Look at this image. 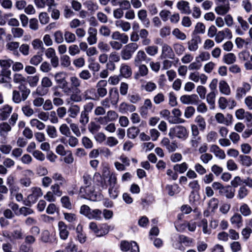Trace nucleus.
<instances>
[{
  "instance_id": "21",
  "label": "nucleus",
  "mask_w": 252,
  "mask_h": 252,
  "mask_svg": "<svg viewBox=\"0 0 252 252\" xmlns=\"http://www.w3.org/2000/svg\"><path fill=\"white\" fill-rule=\"evenodd\" d=\"M231 223L236 228H239L243 226V218L240 214L235 213L230 218Z\"/></svg>"
},
{
  "instance_id": "25",
  "label": "nucleus",
  "mask_w": 252,
  "mask_h": 252,
  "mask_svg": "<svg viewBox=\"0 0 252 252\" xmlns=\"http://www.w3.org/2000/svg\"><path fill=\"white\" fill-rule=\"evenodd\" d=\"M220 92L223 94L229 95L231 94V89L228 83L224 80H220L219 83Z\"/></svg>"
},
{
  "instance_id": "14",
  "label": "nucleus",
  "mask_w": 252,
  "mask_h": 252,
  "mask_svg": "<svg viewBox=\"0 0 252 252\" xmlns=\"http://www.w3.org/2000/svg\"><path fill=\"white\" fill-rule=\"evenodd\" d=\"M89 36L87 37V41L90 45H93L96 43L97 41V30L94 28L90 27L88 29Z\"/></svg>"
},
{
  "instance_id": "1",
  "label": "nucleus",
  "mask_w": 252,
  "mask_h": 252,
  "mask_svg": "<svg viewBox=\"0 0 252 252\" xmlns=\"http://www.w3.org/2000/svg\"><path fill=\"white\" fill-rule=\"evenodd\" d=\"M139 46L136 43H129L125 45L121 51V56L123 60H130Z\"/></svg>"
},
{
  "instance_id": "27",
  "label": "nucleus",
  "mask_w": 252,
  "mask_h": 252,
  "mask_svg": "<svg viewBox=\"0 0 252 252\" xmlns=\"http://www.w3.org/2000/svg\"><path fill=\"white\" fill-rule=\"evenodd\" d=\"M69 81L71 89H73L74 91H76V93H81L79 87L81 86V81L75 76H71Z\"/></svg>"
},
{
  "instance_id": "35",
  "label": "nucleus",
  "mask_w": 252,
  "mask_h": 252,
  "mask_svg": "<svg viewBox=\"0 0 252 252\" xmlns=\"http://www.w3.org/2000/svg\"><path fill=\"white\" fill-rule=\"evenodd\" d=\"M149 70L145 64L139 65L138 72L134 75V78L136 80L139 79L141 77H144L148 75Z\"/></svg>"
},
{
  "instance_id": "50",
  "label": "nucleus",
  "mask_w": 252,
  "mask_h": 252,
  "mask_svg": "<svg viewBox=\"0 0 252 252\" xmlns=\"http://www.w3.org/2000/svg\"><path fill=\"white\" fill-rule=\"evenodd\" d=\"M30 124L32 127H35L39 130H42L45 128V125L37 119H32L30 121Z\"/></svg>"
},
{
  "instance_id": "22",
  "label": "nucleus",
  "mask_w": 252,
  "mask_h": 252,
  "mask_svg": "<svg viewBox=\"0 0 252 252\" xmlns=\"http://www.w3.org/2000/svg\"><path fill=\"white\" fill-rule=\"evenodd\" d=\"M210 151L219 159H223L225 158L226 156L224 151L216 145H212L210 147Z\"/></svg>"
},
{
  "instance_id": "5",
  "label": "nucleus",
  "mask_w": 252,
  "mask_h": 252,
  "mask_svg": "<svg viewBox=\"0 0 252 252\" xmlns=\"http://www.w3.org/2000/svg\"><path fill=\"white\" fill-rule=\"evenodd\" d=\"M251 89V86L249 83L243 82L242 85L236 89L235 94L236 98L238 100H241Z\"/></svg>"
},
{
  "instance_id": "13",
  "label": "nucleus",
  "mask_w": 252,
  "mask_h": 252,
  "mask_svg": "<svg viewBox=\"0 0 252 252\" xmlns=\"http://www.w3.org/2000/svg\"><path fill=\"white\" fill-rule=\"evenodd\" d=\"M201 42V38L199 36H194L189 40L188 43V47L189 51L195 52L198 49V44Z\"/></svg>"
},
{
  "instance_id": "4",
  "label": "nucleus",
  "mask_w": 252,
  "mask_h": 252,
  "mask_svg": "<svg viewBox=\"0 0 252 252\" xmlns=\"http://www.w3.org/2000/svg\"><path fill=\"white\" fill-rule=\"evenodd\" d=\"M178 243L174 245V247L180 251H184V246L186 247L191 246L193 243V240L191 238L185 235H180L178 237Z\"/></svg>"
},
{
  "instance_id": "49",
  "label": "nucleus",
  "mask_w": 252,
  "mask_h": 252,
  "mask_svg": "<svg viewBox=\"0 0 252 252\" xmlns=\"http://www.w3.org/2000/svg\"><path fill=\"white\" fill-rule=\"evenodd\" d=\"M55 80L58 84H67L63 72H59L54 75Z\"/></svg>"
},
{
  "instance_id": "6",
  "label": "nucleus",
  "mask_w": 252,
  "mask_h": 252,
  "mask_svg": "<svg viewBox=\"0 0 252 252\" xmlns=\"http://www.w3.org/2000/svg\"><path fill=\"white\" fill-rule=\"evenodd\" d=\"M189 78L194 82L197 83L199 80L201 84H205L208 80V77L204 73H199V72L194 71L190 72Z\"/></svg>"
},
{
  "instance_id": "28",
  "label": "nucleus",
  "mask_w": 252,
  "mask_h": 252,
  "mask_svg": "<svg viewBox=\"0 0 252 252\" xmlns=\"http://www.w3.org/2000/svg\"><path fill=\"white\" fill-rule=\"evenodd\" d=\"M120 75L126 78L130 77L132 75V70L129 65L126 63L121 65L120 68Z\"/></svg>"
},
{
  "instance_id": "30",
  "label": "nucleus",
  "mask_w": 252,
  "mask_h": 252,
  "mask_svg": "<svg viewBox=\"0 0 252 252\" xmlns=\"http://www.w3.org/2000/svg\"><path fill=\"white\" fill-rule=\"evenodd\" d=\"M219 193L220 195L225 196L227 198L231 199L234 196L235 190L230 186L223 187L222 189L219 191Z\"/></svg>"
},
{
  "instance_id": "40",
  "label": "nucleus",
  "mask_w": 252,
  "mask_h": 252,
  "mask_svg": "<svg viewBox=\"0 0 252 252\" xmlns=\"http://www.w3.org/2000/svg\"><path fill=\"white\" fill-rule=\"evenodd\" d=\"M101 211L98 209H91L88 218L90 220H99L101 219Z\"/></svg>"
},
{
  "instance_id": "19",
  "label": "nucleus",
  "mask_w": 252,
  "mask_h": 252,
  "mask_svg": "<svg viewBox=\"0 0 252 252\" xmlns=\"http://www.w3.org/2000/svg\"><path fill=\"white\" fill-rule=\"evenodd\" d=\"M177 7L182 13L189 14L191 13L189 4L188 1L185 0L179 1L177 4Z\"/></svg>"
},
{
  "instance_id": "51",
  "label": "nucleus",
  "mask_w": 252,
  "mask_h": 252,
  "mask_svg": "<svg viewBox=\"0 0 252 252\" xmlns=\"http://www.w3.org/2000/svg\"><path fill=\"white\" fill-rule=\"evenodd\" d=\"M11 127L10 125L6 122H3L0 124V135L5 136L7 133L11 131Z\"/></svg>"
},
{
  "instance_id": "46",
  "label": "nucleus",
  "mask_w": 252,
  "mask_h": 252,
  "mask_svg": "<svg viewBox=\"0 0 252 252\" xmlns=\"http://www.w3.org/2000/svg\"><path fill=\"white\" fill-rule=\"evenodd\" d=\"M249 192V190L245 186H242L238 190L237 197L239 199H243L248 195Z\"/></svg>"
},
{
  "instance_id": "45",
  "label": "nucleus",
  "mask_w": 252,
  "mask_h": 252,
  "mask_svg": "<svg viewBox=\"0 0 252 252\" xmlns=\"http://www.w3.org/2000/svg\"><path fill=\"white\" fill-rule=\"evenodd\" d=\"M172 113L176 118L174 121L171 123L173 124H180L185 122V120L183 119L180 118V117L182 115L181 111L178 108H174L172 111Z\"/></svg>"
},
{
  "instance_id": "7",
  "label": "nucleus",
  "mask_w": 252,
  "mask_h": 252,
  "mask_svg": "<svg viewBox=\"0 0 252 252\" xmlns=\"http://www.w3.org/2000/svg\"><path fill=\"white\" fill-rule=\"evenodd\" d=\"M216 121L220 124H223L226 126H229L232 124L233 119L232 115L227 114L226 117L221 113H217L215 116Z\"/></svg>"
},
{
  "instance_id": "63",
  "label": "nucleus",
  "mask_w": 252,
  "mask_h": 252,
  "mask_svg": "<svg viewBox=\"0 0 252 252\" xmlns=\"http://www.w3.org/2000/svg\"><path fill=\"white\" fill-rule=\"evenodd\" d=\"M48 92L47 88L41 85L37 87L35 91L32 93V95L37 94L38 96H42L45 95Z\"/></svg>"
},
{
  "instance_id": "18",
  "label": "nucleus",
  "mask_w": 252,
  "mask_h": 252,
  "mask_svg": "<svg viewBox=\"0 0 252 252\" xmlns=\"http://www.w3.org/2000/svg\"><path fill=\"white\" fill-rule=\"evenodd\" d=\"M153 107V104L151 100L147 98L144 100V104L140 109V113L142 117L147 116L149 110H151Z\"/></svg>"
},
{
  "instance_id": "56",
  "label": "nucleus",
  "mask_w": 252,
  "mask_h": 252,
  "mask_svg": "<svg viewBox=\"0 0 252 252\" xmlns=\"http://www.w3.org/2000/svg\"><path fill=\"white\" fill-rule=\"evenodd\" d=\"M64 37L65 42L68 43H73L76 40L75 34L68 31H65Z\"/></svg>"
},
{
  "instance_id": "52",
  "label": "nucleus",
  "mask_w": 252,
  "mask_h": 252,
  "mask_svg": "<svg viewBox=\"0 0 252 252\" xmlns=\"http://www.w3.org/2000/svg\"><path fill=\"white\" fill-rule=\"evenodd\" d=\"M12 99L13 102L16 104H19L22 101H24L21 97L20 92L17 90H14L12 93Z\"/></svg>"
},
{
  "instance_id": "16",
  "label": "nucleus",
  "mask_w": 252,
  "mask_h": 252,
  "mask_svg": "<svg viewBox=\"0 0 252 252\" xmlns=\"http://www.w3.org/2000/svg\"><path fill=\"white\" fill-rule=\"evenodd\" d=\"M230 9V4L228 1L223 4H219L215 8V11L220 15H224Z\"/></svg>"
},
{
  "instance_id": "11",
  "label": "nucleus",
  "mask_w": 252,
  "mask_h": 252,
  "mask_svg": "<svg viewBox=\"0 0 252 252\" xmlns=\"http://www.w3.org/2000/svg\"><path fill=\"white\" fill-rule=\"evenodd\" d=\"M58 226L61 239L63 240L67 239L69 235L67 225L63 221H60L58 222Z\"/></svg>"
},
{
  "instance_id": "2",
  "label": "nucleus",
  "mask_w": 252,
  "mask_h": 252,
  "mask_svg": "<svg viewBox=\"0 0 252 252\" xmlns=\"http://www.w3.org/2000/svg\"><path fill=\"white\" fill-rule=\"evenodd\" d=\"M168 135L170 137L175 135L177 138L185 140L188 137L189 133L185 126L179 125L170 128Z\"/></svg>"
},
{
  "instance_id": "58",
  "label": "nucleus",
  "mask_w": 252,
  "mask_h": 252,
  "mask_svg": "<svg viewBox=\"0 0 252 252\" xmlns=\"http://www.w3.org/2000/svg\"><path fill=\"white\" fill-rule=\"evenodd\" d=\"M52 178L55 181H58L60 185L63 186L66 183V181L63 175L59 173H55L52 176Z\"/></svg>"
},
{
  "instance_id": "33",
  "label": "nucleus",
  "mask_w": 252,
  "mask_h": 252,
  "mask_svg": "<svg viewBox=\"0 0 252 252\" xmlns=\"http://www.w3.org/2000/svg\"><path fill=\"white\" fill-rule=\"evenodd\" d=\"M31 190L32 193L28 196L29 200L32 199V198H34V200L35 201L43 195L42 190L40 188L33 187L31 188Z\"/></svg>"
},
{
  "instance_id": "38",
  "label": "nucleus",
  "mask_w": 252,
  "mask_h": 252,
  "mask_svg": "<svg viewBox=\"0 0 252 252\" xmlns=\"http://www.w3.org/2000/svg\"><path fill=\"white\" fill-rule=\"evenodd\" d=\"M222 61L227 64H233L236 61V57L234 54L229 53L223 56Z\"/></svg>"
},
{
  "instance_id": "44",
  "label": "nucleus",
  "mask_w": 252,
  "mask_h": 252,
  "mask_svg": "<svg viewBox=\"0 0 252 252\" xmlns=\"http://www.w3.org/2000/svg\"><path fill=\"white\" fill-rule=\"evenodd\" d=\"M195 123L197 124V126L199 127V129L203 131L206 127V123L204 118L201 115L197 116L194 120Z\"/></svg>"
},
{
  "instance_id": "61",
  "label": "nucleus",
  "mask_w": 252,
  "mask_h": 252,
  "mask_svg": "<svg viewBox=\"0 0 252 252\" xmlns=\"http://www.w3.org/2000/svg\"><path fill=\"white\" fill-rule=\"evenodd\" d=\"M100 129V125L94 122H91L88 125V130L92 134H96Z\"/></svg>"
},
{
  "instance_id": "64",
  "label": "nucleus",
  "mask_w": 252,
  "mask_h": 252,
  "mask_svg": "<svg viewBox=\"0 0 252 252\" xmlns=\"http://www.w3.org/2000/svg\"><path fill=\"white\" fill-rule=\"evenodd\" d=\"M46 132L49 137L51 138H55L58 136L57 129L53 126H47Z\"/></svg>"
},
{
  "instance_id": "24",
  "label": "nucleus",
  "mask_w": 252,
  "mask_h": 252,
  "mask_svg": "<svg viewBox=\"0 0 252 252\" xmlns=\"http://www.w3.org/2000/svg\"><path fill=\"white\" fill-rule=\"evenodd\" d=\"M115 24L117 28L121 29L124 32H128L131 28V24L129 22L122 20L116 21Z\"/></svg>"
},
{
  "instance_id": "15",
  "label": "nucleus",
  "mask_w": 252,
  "mask_h": 252,
  "mask_svg": "<svg viewBox=\"0 0 252 252\" xmlns=\"http://www.w3.org/2000/svg\"><path fill=\"white\" fill-rule=\"evenodd\" d=\"M136 110V107L132 104L125 102L121 103L119 107V111L122 114L132 113Z\"/></svg>"
},
{
  "instance_id": "9",
  "label": "nucleus",
  "mask_w": 252,
  "mask_h": 252,
  "mask_svg": "<svg viewBox=\"0 0 252 252\" xmlns=\"http://www.w3.org/2000/svg\"><path fill=\"white\" fill-rule=\"evenodd\" d=\"M80 193L85 198L94 199V189L93 186H82L80 189Z\"/></svg>"
},
{
  "instance_id": "57",
  "label": "nucleus",
  "mask_w": 252,
  "mask_h": 252,
  "mask_svg": "<svg viewBox=\"0 0 252 252\" xmlns=\"http://www.w3.org/2000/svg\"><path fill=\"white\" fill-rule=\"evenodd\" d=\"M43 61L42 55L36 54L32 57L30 60V63L32 65L37 66Z\"/></svg>"
},
{
  "instance_id": "17",
  "label": "nucleus",
  "mask_w": 252,
  "mask_h": 252,
  "mask_svg": "<svg viewBox=\"0 0 252 252\" xmlns=\"http://www.w3.org/2000/svg\"><path fill=\"white\" fill-rule=\"evenodd\" d=\"M139 38L141 39L140 43L144 46H147L151 43V39L148 38L149 32L144 29H141L138 32Z\"/></svg>"
},
{
  "instance_id": "48",
  "label": "nucleus",
  "mask_w": 252,
  "mask_h": 252,
  "mask_svg": "<svg viewBox=\"0 0 252 252\" xmlns=\"http://www.w3.org/2000/svg\"><path fill=\"white\" fill-rule=\"evenodd\" d=\"M6 184L10 188L11 193H13L14 191L18 190L19 188L14 185V178L13 176L9 175L7 177Z\"/></svg>"
},
{
  "instance_id": "26",
  "label": "nucleus",
  "mask_w": 252,
  "mask_h": 252,
  "mask_svg": "<svg viewBox=\"0 0 252 252\" xmlns=\"http://www.w3.org/2000/svg\"><path fill=\"white\" fill-rule=\"evenodd\" d=\"M0 121L6 120L10 115L12 110V107L8 105L3 106L0 109Z\"/></svg>"
},
{
  "instance_id": "53",
  "label": "nucleus",
  "mask_w": 252,
  "mask_h": 252,
  "mask_svg": "<svg viewBox=\"0 0 252 252\" xmlns=\"http://www.w3.org/2000/svg\"><path fill=\"white\" fill-rule=\"evenodd\" d=\"M11 32L13 37L15 38H20L22 37L24 33V30L18 27L12 28Z\"/></svg>"
},
{
  "instance_id": "12",
  "label": "nucleus",
  "mask_w": 252,
  "mask_h": 252,
  "mask_svg": "<svg viewBox=\"0 0 252 252\" xmlns=\"http://www.w3.org/2000/svg\"><path fill=\"white\" fill-rule=\"evenodd\" d=\"M107 85V82L104 80H100L97 83V93L99 97H103L106 95L107 91L105 87Z\"/></svg>"
},
{
  "instance_id": "20",
  "label": "nucleus",
  "mask_w": 252,
  "mask_h": 252,
  "mask_svg": "<svg viewBox=\"0 0 252 252\" xmlns=\"http://www.w3.org/2000/svg\"><path fill=\"white\" fill-rule=\"evenodd\" d=\"M162 146L166 147L169 152L175 151L178 148L177 143L175 142H170L168 138L164 137L161 141Z\"/></svg>"
},
{
  "instance_id": "41",
  "label": "nucleus",
  "mask_w": 252,
  "mask_h": 252,
  "mask_svg": "<svg viewBox=\"0 0 252 252\" xmlns=\"http://www.w3.org/2000/svg\"><path fill=\"white\" fill-rule=\"evenodd\" d=\"M11 73L10 70L2 69L0 73V83L2 84L7 80H11Z\"/></svg>"
},
{
  "instance_id": "59",
  "label": "nucleus",
  "mask_w": 252,
  "mask_h": 252,
  "mask_svg": "<svg viewBox=\"0 0 252 252\" xmlns=\"http://www.w3.org/2000/svg\"><path fill=\"white\" fill-rule=\"evenodd\" d=\"M210 57V54L209 52L207 51H201L199 53V55L195 57V60H198L201 63V62L209 60Z\"/></svg>"
},
{
  "instance_id": "47",
  "label": "nucleus",
  "mask_w": 252,
  "mask_h": 252,
  "mask_svg": "<svg viewBox=\"0 0 252 252\" xmlns=\"http://www.w3.org/2000/svg\"><path fill=\"white\" fill-rule=\"evenodd\" d=\"M240 214L244 217L250 216L252 214V211L249 205L246 203H243L240 207Z\"/></svg>"
},
{
  "instance_id": "37",
  "label": "nucleus",
  "mask_w": 252,
  "mask_h": 252,
  "mask_svg": "<svg viewBox=\"0 0 252 252\" xmlns=\"http://www.w3.org/2000/svg\"><path fill=\"white\" fill-rule=\"evenodd\" d=\"M198 226L202 228V232L204 234L209 235L211 233V229L208 227V221L206 219H202Z\"/></svg>"
},
{
  "instance_id": "32",
  "label": "nucleus",
  "mask_w": 252,
  "mask_h": 252,
  "mask_svg": "<svg viewBox=\"0 0 252 252\" xmlns=\"http://www.w3.org/2000/svg\"><path fill=\"white\" fill-rule=\"evenodd\" d=\"M18 91L20 92L21 97L25 101L31 93V90L25 84H20L18 87Z\"/></svg>"
},
{
  "instance_id": "34",
  "label": "nucleus",
  "mask_w": 252,
  "mask_h": 252,
  "mask_svg": "<svg viewBox=\"0 0 252 252\" xmlns=\"http://www.w3.org/2000/svg\"><path fill=\"white\" fill-rule=\"evenodd\" d=\"M239 161L240 164L243 166L248 167L252 165V158L249 156L244 155H239Z\"/></svg>"
},
{
  "instance_id": "54",
  "label": "nucleus",
  "mask_w": 252,
  "mask_h": 252,
  "mask_svg": "<svg viewBox=\"0 0 252 252\" xmlns=\"http://www.w3.org/2000/svg\"><path fill=\"white\" fill-rule=\"evenodd\" d=\"M61 202L63 207L69 210L72 209V203L68 196L65 195L62 196L61 198Z\"/></svg>"
},
{
  "instance_id": "36",
  "label": "nucleus",
  "mask_w": 252,
  "mask_h": 252,
  "mask_svg": "<svg viewBox=\"0 0 252 252\" xmlns=\"http://www.w3.org/2000/svg\"><path fill=\"white\" fill-rule=\"evenodd\" d=\"M147 56L146 53L143 50H139L137 52L134 58V64L135 65H138L142 61L146 60Z\"/></svg>"
},
{
  "instance_id": "39",
  "label": "nucleus",
  "mask_w": 252,
  "mask_h": 252,
  "mask_svg": "<svg viewBox=\"0 0 252 252\" xmlns=\"http://www.w3.org/2000/svg\"><path fill=\"white\" fill-rule=\"evenodd\" d=\"M167 190L168 194L170 196H173L175 194L178 193L180 191V189L177 184L172 185H167L165 187Z\"/></svg>"
},
{
  "instance_id": "3",
  "label": "nucleus",
  "mask_w": 252,
  "mask_h": 252,
  "mask_svg": "<svg viewBox=\"0 0 252 252\" xmlns=\"http://www.w3.org/2000/svg\"><path fill=\"white\" fill-rule=\"evenodd\" d=\"M238 56L240 61L245 62L244 66L246 70H252V62L250 52L247 50H244L239 52Z\"/></svg>"
},
{
  "instance_id": "43",
  "label": "nucleus",
  "mask_w": 252,
  "mask_h": 252,
  "mask_svg": "<svg viewBox=\"0 0 252 252\" xmlns=\"http://www.w3.org/2000/svg\"><path fill=\"white\" fill-rule=\"evenodd\" d=\"M77 239L80 243H84L86 240V236L82 231V226L78 224L76 228Z\"/></svg>"
},
{
  "instance_id": "55",
  "label": "nucleus",
  "mask_w": 252,
  "mask_h": 252,
  "mask_svg": "<svg viewBox=\"0 0 252 252\" xmlns=\"http://www.w3.org/2000/svg\"><path fill=\"white\" fill-rule=\"evenodd\" d=\"M188 168V164L184 162L181 164H176L173 166L174 170L181 174L184 173Z\"/></svg>"
},
{
  "instance_id": "62",
  "label": "nucleus",
  "mask_w": 252,
  "mask_h": 252,
  "mask_svg": "<svg viewBox=\"0 0 252 252\" xmlns=\"http://www.w3.org/2000/svg\"><path fill=\"white\" fill-rule=\"evenodd\" d=\"M32 45L34 50H41L44 49L43 42L39 39L36 38L33 40L32 42Z\"/></svg>"
},
{
  "instance_id": "8",
  "label": "nucleus",
  "mask_w": 252,
  "mask_h": 252,
  "mask_svg": "<svg viewBox=\"0 0 252 252\" xmlns=\"http://www.w3.org/2000/svg\"><path fill=\"white\" fill-rule=\"evenodd\" d=\"M181 102L184 104H196L198 101V97L196 94H185L180 97Z\"/></svg>"
},
{
  "instance_id": "29",
  "label": "nucleus",
  "mask_w": 252,
  "mask_h": 252,
  "mask_svg": "<svg viewBox=\"0 0 252 252\" xmlns=\"http://www.w3.org/2000/svg\"><path fill=\"white\" fill-rule=\"evenodd\" d=\"M235 43L238 49H242L245 48L246 49L249 48V46L250 45V39H243L241 37H237L235 40Z\"/></svg>"
},
{
  "instance_id": "42",
  "label": "nucleus",
  "mask_w": 252,
  "mask_h": 252,
  "mask_svg": "<svg viewBox=\"0 0 252 252\" xmlns=\"http://www.w3.org/2000/svg\"><path fill=\"white\" fill-rule=\"evenodd\" d=\"M141 88L142 90H144L146 92H152L157 89V86L155 83L152 81H149L142 84Z\"/></svg>"
},
{
  "instance_id": "23",
  "label": "nucleus",
  "mask_w": 252,
  "mask_h": 252,
  "mask_svg": "<svg viewBox=\"0 0 252 252\" xmlns=\"http://www.w3.org/2000/svg\"><path fill=\"white\" fill-rule=\"evenodd\" d=\"M109 98L111 99V104L116 106L119 99V94L116 88H113L109 90Z\"/></svg>"
},
{
  "instance_id": "10",
  "label": "nucleus",
  "mask_w": 252,
  "mask_h": 252,
  "mask_svg": "<svg viewBox=\"0 0 252 252\" xmlns=\"http://www.w3.org/2000/svg\"><path fill=\"white\" fill-rule=\"evenodd\" d=\"M174 56L175 55L172 48L167 44L163 43L161 47V58L173 59Z\"/></svg>"
},
{
  "instance_id": "60",
  "label": "nucleus",
  "mask_w": 252,
  "mask_h": 252,
  "mask_svg": "<svg viewBox=\"0 0 252 252\" xmlns=\"http://www.w3.org/2000/svg\"><path fill=\"white\" fill-rule=\"evenodd\" d=\"M139 130L135 126H132L128 128L127 136L130 139H134L138 135Z\"/></svg>"
},
{
  "instance_id": "31",
  "label": "nucleus",
  "mask_w": 252,
  "mask_h": 252,
  "mask_svg": "<svg viewBox=\"0 0 252 252\" xmlns=\"http://www.w3.org/2000/svg\"><path fill=\"white\" fill-rule=\"evenodd\" d=\"M80 111V107L77 104H71L67 110L69 117L72 118H76Z\"/></svg>"
}]
</instances>
